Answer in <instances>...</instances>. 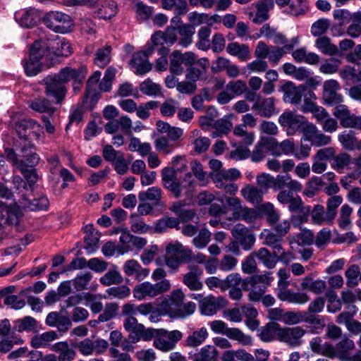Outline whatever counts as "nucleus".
Instances as JSON below:
<instances>
[{"instance_id":"1","label":"nucleus","mask_w":361,"mask_h":361,"mask_svg":"<svg viewBox=\"0 0 361 361\" xmlns=\"http://www.w3.org/2000/svg\"><path fill=\"white\" fill-rule=\"evenodd\" d=\"M87 74V68L81 65L78 68L66 66L58 73L48 75L43 80L44 93L54 104H61L66 97L68 88L66 84L73 81L74 92H79Z\"/></svg>"},{"instance_id":"2","label":"nucleus","mask_w":361,"mask_h":361,"mask_svg":"<svg viewBox=\"0 0 361 361\" xmlns=\"http://www.w3.org/2000/svg\"><path fill=\"white\" fill-rule=\"evenodd\" d=\"M14 148L5 147L7 160L16 168L35 167L39 162V155L32 151L34 145L29 140L13 142Z\"/></svg>"},{"instance_id":"3","label":"nucleus","mask_w":361,"mask_h":361,"mask_svg":"<svg viewBox=\"0 0 361 361\" xmlns=\"http://www.w3.org/2000/svg\"><path fill=\"white\" fill-rule=\"evenodd\" d=\"M183 291L177 289L173 290L167 298H165L162 303L165 305L166 312L171 316L185 318L195 312L196 305L192 302L183 303Z\"/></svg>"},{"instance_id":"4","label":"nucleus","mask_w":361,"mask_h":361,"mask_svg":"<svg viewBox=\"0 0 361 361\" xmlns=\"http://www.w3.org/2000/svg\"><path fill=\"white\" fill-rule=\"evenodd\" d=\"M56 37L55 35L51 37L44 36L37 39L41 42V47L46 54V60H49L51 63L57 57H67L72 52L71 44L65 38Z\"/></svg>"},{"instance_id":"5","label":"nucleus","mask_w":361,"mask_h":361,"mask_svg":"<svg viewBox=\"0 0 361 361\" xmlns=\"http://www.w3.org/2000/svg\"><path fill=\"white\" fill-rule=\"evenodd\" d=\"M271 272H265L264 274L252 275L245 278L243 290H250L248 298L252 302L260 301L268 287L274 281Z\"/></svg>"},{"instance_id":"6","label":"nucleus","mask_w":361,"mask_h":361,"mask_svg":"<svg viewBox=\"0 0 361 361\" xmlns=\"http://www.w3.org/2000/svg\"><path fill=\"white\" fill-rule=\"evenodd\" d=\"M41 42L35 40L30 48L29 56L22 60V65L27 77H34L42 71V59L46 61V54L41 47Z\"/></svg>"},{"instance_id":"7","label":"nucleus","mask_w":361,"mask_h":361,"mask_svg":"<svg viewBox=\"0 0 361 361\" xmlns=\"http://www.w3.org/2000/svg\"><path fill=\"white\" fill-rule=\"evenodd\" d=\"M257 184L259 189L267 190L272 188L274 190H279L284 186H290L294 190L299 189V184L296 180H293L288 173L285 175H277L276 178L270 174L263 173L257 177Z\"/></svg>"},{"instance_id":"8","label":"nucleus","mask_w":361,"mask_h":361,"mask_svg":"<svg viewBox=\"0 0 361 361\" xmlns=\"http://www.w3.org/2000/svg\"><path fill=\"white\" fill-rule=\"evenodd\" d=\"M42 20L49 29L62 34L71 32L73 26V20L69 15L56 11L45 13Z\"/></svg>"},{"instance_id":"9","label":"nucleus","mask_w":361,"mask_h":361,"mask_svg":"<svg viewBox=\"0 0 361 361\" xmlns=\"http://www.w3.org/2000/svg\"><path fill=\"white\" fill-rule=\"evenodd\" d=\"M170 283L168 280L164 279L156 283L145 281L136 285L133 290V296L138 300H144L146 298H154L170 288Z\"/></svg>"},{"instance_id":"10","label":"nucleus","mask_w":361,"mask_h":361,"mask_svg":"<svg viewBox=\"0 0 361 361\" xmlns=\"http://www.w3.org/2000/svg\"><path fill=\"white\" fill-rule=\"evenodd\" d=\"M209 326L214 333L226 335L230 339L237 341L244 345H250L252 343L250 336L245 334L240 329L228 327L222 320H214L209 323Z\"/></svg>"},{"instance_id":"11","label":"nucleus","mask_w":361,"mask_h":361,"mask_svg":"<svg viewBox=\"0 0 361 361\" xmlns=\"http://www.w3.org/2000/svg\"><path fill=\"white\" fill-rule=\"evenodd\" d=\"M181 23L180 17L176 15L171 18L170 26L167 27L164 31L157 30L154 32L152 35L150 40L155 44L173 46L178 40L176 30L178 26H181Z\"/></svg>"},{"instance_id":"12","label":"nucleus","mask_w":361,"mask_h":361,"mask_svg":"<svg viewBox=\"0 0 361 361\" xmlns=\"http://www.w3.org/2000/svg\"><path fill=\"white\" fill-rule=\"evenodd\" d=\"M154 51V43L151 41L146 44L145 50L137 51L133 55L130 64L135 69V74L143 75L152 70V64L149 61V56Z\"/></svg>"},{"instance_id":"13","label":"nucleus","mask_w":361,"mask_h":361,"mask_svg":"<svg viewBox=\"0 0 361 361\" xmlns=\"http://www.w3.org/2000/svg\"><path fill=\"white\" fill-rule=\"evenodd\" d=\"M196 57L194 53L186 51L182 54L180 51H173L170 56L169 70L173 75H180L184 71L183 66H192L195 63Z\"/></svg>"},{"instance_id":"14","label":"nucleus","mask_w":361,"mask_h":361,"mask_svg":"<svg viewBox=\"0 0 361 361\" xmlns=\"http://www.w3.org/2000/svg\"><path fill=\"white\" fill-rule=\"evenodd\" d=\"M279 123L286 129L288 135H293L296 132L304 130L307 125L304 116L293 111L283 112L279 117Z\"/></svg>"},{"instance_id":"15","label":"nucleus","mask_w":361,"mask_h":361,"mask_svg":"<svg viewBox=\"0 0 361 361\" xmlns=\"http://www.w3.org/2000/svg\"><path fill=\"white\" fill-rule=\"evenodd\" d=\"M161 175L163 186L169 190L176 198L180 197L183 186L177 180L176 171L171 167H164L161 170Z\"/></svg>"},{"instance_id":"16","label":"nucleus","mask_w":361,"mask_h":361,"mask_svg":"<svg viewBox=\"0 0 361 361\" xmlns=\"http://www.w3.org/2000/svg\"><path fill=\"white\" fill-rule=\"evenodd\" d=\"M341 89L338 82L336 80H329L323 85V99L327 105L334 106L341 104L343 102V97L338 93Z\"/></svg>"},{"instance_id":"17","label":"nucleus","mask_w":361,"mask_h":361,"mask_svg":"<svg viewBox=\"0 0 361 361\" xmlns=\"http://www.w3.org/2000/svg\"><path fill=\"white\" fill-rule=\"evenodd\" d=\"M282 89L285 102L299 104L308 88L305 85L295 86L293 82L288 81L283 85Z\"/></svg>"},{"instance_id":"18","label":"nucleus","mask_w":361,"mask_h":361,"mask_svg":"<svg viewBox=\"0 0 361 361\" xmlns=\"http://www.w3.org/2000/svg\"><path fill=\"white\" fill-rule=\"evenodd\" d=\"M276 101L274 97H258L252 104V109L262 117L270 118L279 112L275 106Z\"/></svg>"},{"instance_id":"19","label":"nucleus","mask_w":361,"mask_h":361,"mask_svg":"<svg viewBox=\"0 0 361 361\" xmlns=\"http://www.w3.org/2000/svg\"><path fill=\"white\" fill-rule=\"evenodd\" d=\"M233 238L238 240L245 250H250L255 243V235L244 225L237 224L232 229Z\"/></svg>"},{"instance_id":"20","label":"nucleus","mask_w":361,"mask_h":361,"mask_svg":"<svg viewBox=\"0 0 361 361\" xmlns=\"http://www.w3.org/2000/svg\"><path fill=\"white\" fill-rule=\"evenodd\" d=\"M305 334V331L300 326L286 327L279 332L281 341L293 347L301 345Z\"/></svg>"},{"instance_id":"21","label":"nucleus","mask_w":361,"mask_h":361,"mask_svg":"<svg viewBox=\"0 0 361 361\" xmlns=\"http://www.w3.org/2000/svg\"><path fill=\"white\" fill-rule=\"evenodd\" d=\"M226 305V300L222 297H209L204 298L201 302V312L204 315L212 316L225 307Z\"/></svg>"},{"instance_id":"22","label":"nucleus","mask_w":361,"mask_h":361,"mask_svg":"<svg viewBox=\"0 0 361 361\" xmlns=\"http://www.w3.org/2000/svg\"><path fill=\"white\" fill-rule=\"evenodd\" d=\"M20 210L16 207L8 206L0 202V223L8 225H18L20 219Z\"/></svg>"},{"instance_id":"23","label":"nucleus","mask_w":361,"mask_h":361,"mask_svg":"<svg viewBox=\"0 0 361 361\" xmlns=\"http://www.w3.org/2000/svg\"><path fill=\"white\" fill-rule=\"evenodd\" d=\"M203 271L197 266H190V271L183 276V283L191 290H200L203 283L200 279Z\"/></svg>"},{"instance_id":"24","label":"nucleus","mask_w":361,"mask_h":361,"mask_svg":"<svg viewBox=\"0 0 361 361\" xmlns=\"http://www.w3.org/2000/svg\"><path fill=\"white\" fill-rule=\"evenodd\" d=\"M16 21L24 27H33L38 20V14L36 10L25 8L18 11L14 14Z\"/></svg>"},{"instance_id":"25","label":"nucleus","mask_w":361,"mask_h":361,"mask_svg":"<svg viewBox=\"0 0 361 361\" xmlns=\"http://www.w3.org/2000/svg\"><path fill=\"white\" fill-rule=\"evenodd\" d=\"M334 116L339 121L343 128H353L357 116L351 114L348 107L344 104H338L334 108Z\"/></svg>"},{"instance_id":"26","label":"nucleus","mask_w":361,"mask_h":361,"mask_svg":"<svg viewBox=\"0 0 361 361\" xmlns=\"http://www.w3.org/2000/svg\"><path fill=\"white\" fill-rule=\"evenodd\" d=\"M53 104L49 98L38 97L29 102V107L36 112L52 115L56 111Z\"/></svg>"},{"instance_id":"27","label":"nucleus","mask_w":361,"mask_h":361,"mask_svg":"<svg viewBox=\"0 0 361 361\" xmlns=\"http://www.w3.org/2000/svg\"><path fill=\"white\" fill-rule=\"evenodd\" d=\"M305 137V140L310 141L311 145L317 147L329 145L331 141V137L329 135L317 133V128L314 125L308 126Z\"/></svg>"},{"instance_id":"28","label":"nucleus","mask_w":361,"mask_h":361,"mask_svg":"<svg viewBox=\"0 0 361 361\" xmlns=\"http://www.w3.org/2000/svg\"><path fill=\"white\" fill-rule=\"evenodd\" d=\"M167 255H176L181 262H189L192 259V252L188 248H184L178 242L169 243L166 247Z\"/></svg>"},{"instance_id":"29","label":"nucleus","mask_w":361,"mask_h":361,"mask_svg":"<svg viewBox=\"0 0 361 361\" xmlns=\"http://www.w3.org/2000/svg\"><path fill=\"white\" fill-rule=\"evenodd\" d=\"M277 297L281 301L300 305L305 304L310 300L306 293H295L290 289L278 291Z\"/></svg>"},{"instance_id":"30","label":"nucleus","mask_w":361,"mask_h":361,"mask_svg":"<svg viewBox=\"0 0 361 361\" xmlns=\"http://www.w3.org/2000/svg\"><path fill=\"white\" fill-rule=\"evenodd\" d=\"M325 300L322 297H317L309 305L307 312H305V319L312 324H319L320 319L314 314L321 312L324 307Z\"/></svg>"},{"instance_id":"31","label":"nucleus","mask_w":361,"mask_h":361,"mask_svg":"<svg viewBox=\"0 0 361 361\" xmlns=\"http://www.w3.org/2000/svg\"><path fill=\"white\" fill-rule=\"evenodd\" d=\"M209 334L205 327L191 332L185 339L184 345L190 348H196L202 345L208 337Z\"/></svg>"},{"instance_id":"32","label":"nucleus","mask_w":361,"mask_h":361,"mask_svg":"<svg viewBox=\"0 0 361 361\" xmlns=\"http://www.w3.org/2000/svg\"><path fill=\"white\" fill-rule=\"evenodd\" d=\"M176 33L178 32L180 38L178 41V44L182 47H188L192 42V37L195 32V29L193 25L186 23L181 24V26H178Z\"/></svg>"},{"instance_id":"33","label":"nucleus","mask_w":361,"mask_h":361,"mask_svg":"<svg viewBox=\"0 0 361 361\" xmlns=\"http://www.w3.org/2000/svg\"><path fill=\"white\" fill-rule=\"evenodd\" d=\"M218 355L214 345H206L192 356V361H217Z\"/></svg>"},{"instance_id":"34","label":"nucleus","mask_w":361,"mask_h":361,"mask_svg":"<svg viewBox=\"0 0 361 361\" xmlns=\"http://www.w3.org/2000/svg\"><path fill=\"white\" fill-rule=\"evenodd\" d=\"M233 134L238 140L233 145L250 146L255 140L254 133L247 132V130L244 129V126H235L233 129Z\"/></svg>"},{"instance_id":"35","label":"nucleus","mask_w":361,"mask_h":361,"mask_svg":"<svg viewBox=\"0 0 361 361\" xmlns=\"http://www.w3.org/2000/svg\"><path fill=\"white\" fill-rule=\"evenodd\" d=\"M228 54L238 57L240 61H245L250 58V51L247 44L238 42L229 43L226 47Z\"/></svg>"},{"instance_id":"36","label":"nucleus","mask_w":361,"mask_h":361,"mask_svg":"<svg viewBox=\"0 0 361 361\" xmlns=\"http://www.w3.org/2000/svg\"><path fill=\"white\" fill-rule=\"evenodd\" d=\"M117 13V4L114 0H106L99 6L95 13L100 19L107 20Z\"/></svg>"},{"instance_id":"37","label":"nucleus","mask_w":361,"mask_h":361,"mask_svg":"<svg viewBox=\"0 0 361 361\" xmlns=\"http://www.w3.org/2000/svg\"><path fill=\"white\" fill-rule=\"evenodd\" d=\"M253 255L268 269H273L279 262L276 253L271 254L267 248L261 247Z\"/></svg>"},{"instance_id":"38","label":"nucleus","mask_w":361,"mask_h":361,"mask_svg":"<svg viewBox=\"0 0 361 361\" xmlns=\"http://www.w3.org/2000/svg\"><path fill=\"white\" fill-rule=\"evenodd\" d=\"M311 222L314 225L322 226L324 224L331 225L333 221H329L327 217V212H325L324 206L315 204L311 209Z\"/></svg>"},{"instance_id":"39","label":"nucleus","mask_w":361,"mask_h":361,"mask_svg":"<svg viewBox=\"0 0 361 361\" xmlns=\"http://www.w3.org/2000/svg\"><path fill=\"white\" fill-rule=\"evenodd\" d=\"M256 9L255 13L251 11L248 13L249 18L253 23L259 25L269 19V9L266 3H257Z\"/></svg>"},{"instance_id":"40","label":"nucleus","mask_w":361,"mask_h":361,"mask_svg":"<svg viewBox=\"0 0 361 361\" xmlns=\"http://www.w3.org/2000/svg\"><path fill=\"white\" fill-rule=\"evenodd\" d=\"M241 194L247 202L255 204L262 201L264 192L255 186L247 185L241 190Z\"/></svg>"},{"instance_id":"41","label":"nucleus","mask_w":361,"mask_h":361,"mask_svg":"<svg viewBox=\"0 0 361 361\" xmlns=\"http://www.w3.org/2000/svg\"><path fill=\"white\" fill-rule=\"evenodd\" d=\"M112 267V269H109L99 279L100 283L105 286L121 284L123 281V276L118 269V267L116 265H113Z\"/></svg>"},{"instance_id":"42","label":"nucleus","mask_w":361,"mask_h":361,"mask_svg":"<svg viewBox=\"0 0 361 361\" xmlns=\"http://www.w3.org/2000/svg\"><path fill=\"white\" fill-rule=\"evenodd\" d=\"M169 47L166 44H154V50L157 49L158 54L161 56L156 61L155 68L157 71L162 72L167 70L168 59L167 56L169 53Z\"/></svg>"},{"instance_id":"43","label":"nucleus","mask_w":361,"mask_h":361,"mask_svg":"<svg viewBox=\"0 0 361 361\" xmlns=\"http://www.w3.org/2000/svg\"><path fill=\"white\" fill-rule=\"evenodd\" d=\"M261 235L264 237V245L272 248L273 252H280L283 242V238L281 235L267 230H264Z\"/></svg>"},{"instance_id":"44","label":"nucleus","mask_w":361,"mask_h":361,"mask_svg":"<svg viewBox=\"0 0 361 361\" xmlns=\"http://www.w3.org/2000/svg\"><path fill=\"white\" fill-rule=\"evenodd\" d=\"M57 338V334L54 331H50L34 336L30 343L35 348H44L49 345V342L56 340Z\"/></svg>"},{"instance_id":"45","label":"nucleus","mask_w":361,"mask_h":361,"mask_svg":"<svg viewBox=\"0 0 361 361\" xmlns=\"http://www.w3.org/2000/svg\"><path fill=\"white\" fill-rule=\"evenodd\" d=\"M338 140L343 148L346 150H354L357 145L355 133L351 130L343 131L338 135Z\"/></svg>"},{"instance_id":"46","label":"nucleus","mask_w":361,"mask_h":361,"mask_svg":"<svg viewBox=\"0 0 361 361\" xmlns=\"http://www.w3.org/2000/svg\"><path fill=\"white\" fill-rule=\"evenodd\" d=\"M36 326V319L30 316H26L14 322L13 329L18 332H30L35 331Z\"/></svg>"},{"instance_id":"47","label":"nucleus","mask_w":361,"mask_h":361,"mask_svg":"<svg viewBox=\"0 0 361 361\" xmlns=\"http://www.w3.org/2000/svg\"><path fill=\"white\" fill-rule=\"evenodd\" d=\"M212 32L210 25L202 27L198 32L197 37L199 40L196 43V47L198 49L202 51H207L210 49L211 43L209 37Z\"/></svg>"},{"instance_id":"48","label":"nucleus","mask_w":361,"mask_h":361,"mask_svg":"<svg viewBox=\"0 0 361 361\" xmlns=\"http://www.w3.org/2000/svg\"><path fill=\"white\" fill-rule=\"evenodd\" d=\"M35 126H39L37 122L33 119H23L18 121L16 125V130L19 136V142L28 140L27 130L28 128H34Z\"/></svg>"},{"instance_id":"49","label":"nucleus","mask_w":361,"mask_h":361,"mask_svg":"<svg viewBox=\"0 0 361 361\" xmlns=\"http://www.w3.org/2000/svg\"><path fill=\"white\" fill-rule=\"evenodd\" d=\"M352 212L353 208L350 205L345 204L341 207L338 224L339 228L342 230H348L351 228L352 222L350 216Z\"/></svg>"},{"instance_id":"50","label":"nucleus","mask_w":361,"mask_h":361,"mask_svg":"<svg viewBox=\"0 0 361 361\" xmlns=\"http://www.w3.org/2000/svg\"><path fill=\"white\" fill-rule=\"evenodd\" d=\"M107 298L110 299L116 298L123 300L127 298L130 294V289L126 285L113 286L105 290Z\"/></svg>"},{"instance_id":"51","label":"nucleus","mask_w":361,"mask_h":361,"mask_svg":"<svg viewBox=\"0 0 361 361\" xmlns=\"http://www.w3.org/2000/svg\"><path fill=\"white\" fill-rule=\"evenodd\" d=\"M355 63L353 66H346L341 72V75L343 79L361 81V64L359 62Z\"/></svg>"},{"instance_id":"52","label":"nucleus","mask_w":361,"mask_h":361,"mask_svg":"<svg viewBox=\"0 0 361 361\" xmlns=\"http://www.w3.org/2000/svg\"><path fill=\"white\" fill-rule=\"evenodd\" d=\"M23 175L24 178L26 180L27 188L25 190L27 191H32L33 186L36 183L38 176L37 174L36 170L34 167H28V166H23L22 168H17Z\"/></svg>"},{"instance_id":"53","label":"nucleus","mask_w":361,"mask_h":361,"mask_svg":"<svg viewBox=\"0 0 361 361\" xmlns=\"http://www.w3.org/2000/svg\"><path fill=\"white\" fill-rule=\"evenodd\" d=\"M343 198L340 195H334L326 201L327 217L329 221H333L337 214V208L341 204Z\"/></svg>"},{"instance_id":"54","label":"nucleus","mask_w":361,"mask_h":361,"mask_svg":"<svg viewBox=\"0 0 361 361\" xmlns=\"http://www.w3.org/2000/svg\"><path fill=\"white\" fill-rule=\"evenodd\" d=\"M316 46L323 54L333 56L337 52V47L331 44L327 37H320L316 40Z\"/></svg>"},{"instance_id":"55","label":"nucleus","mask_w":361,"mask_h":361,"mask_svg":"<svg viewBox=\"0 0 361 361\" xmlns=\"http://www.w3.org/2000/svg\"><path fill=\"white\" fill-rule=\"evenodd\" d=\"M179 220L175 217L164 216L157 221L155 224V231L163 233L167 228H178Z\"/></svg>"},{"instance_id":"56","label":"nucleus","mask_w":361,"mask_h":361,"mask_svg":"<svg viewBox=\"0 0 361 361\" xmlns=\"http://www.w3.org/2000/svg\"><path fill=\"white\" fill-rule=\"evenodd\" d=\"M261 212L266 216L267 222L270 225L276 224L279 219V214L275 209L273 204L270 202L264 203L261 207Z\"/></svg>"},{"instance_id":"57","label":"nucleus","mask_w":361,"mask_h":361,"mask_svg":"<svg viewBox=\"0 0 361 361\" xmlns=\"http://www.w3.org/2000/svg\"><path fill=\"white\" fill-rule=\"evenodd\" d=\"M131 231L137 233H145L149 230L142 219L137 214H132L130 217Z\"/></svg>"},{"instance_id":"58","label":"nucleus","mask_w":361,"mask_h":361,"mask_svg":"<svg viewBox=\"0 0 361 361\" xmlns=\"http://www.w3.org/2000/svg\"><path fill=\"white\" fill-rule=\"evenodd\" d=\"M297 183L299 184L298 190H294L290 186H284L282 189L279 190V192L277 195V200L281 204H287L294 197L293 192H298L302 190V186L301 183L298 180ZM288 185H290V184Z\"/></svg>"},{"instance_id":"59","label":"nucleus","mask_w":361,"mask_h":361,"mask_svg":"<svg viewBox=\"0 0 361 361\" xmlns=\"http://www.w3.org/2000/svg\"><path fill=\"white\" fill-rule=\"evenodd\" d=\"M111 47L106 46L103 48L99 49L96 52L94 58V63L100 68H104L110 62V54Z\"/></svg>"},{"instance_id":"60","label":"nucleus","mask_w":361,"mask_h":361,"mask_svg":"<svg viewBox=\"0 0 361 361\" xmlns=\"http://www.w3.org/2000/svg\"><path fill=\"white\" fill-rule=\"evenodd\" d=\"M161 329H154L152 328L145 329V326L142 324V328L138 331L136 336H132V342L136 343L140 340L143 341H150L154 337L160 336Z\"/></svg>"},{"instance_id":"61","label":"nucleus","mask_w":361,"mask_h":361,"mask_svg":"<svg viewBox=\"0 0 361 361\" xmlns=\"http://www.w3.org/2000/svg\"><path fill=\"white\" fill-rule=\"evenodd\" d=\"M161 85L152 82L148 78L140 83V91L147 96H156L161 93Z\"/></svg>"},{"instance_id":"62","label":"nucleus","mask_w":361,"mask_h":361,"mask_svg":"<svg viewBox=\"0 0 361 361\" xmlns=\"http://www.w3.org/2000/svg\"><path fill=\"white\" fill-rule=\"evenodd\" d=\"M92 279V274L90 272H84L78 274L73 280V284L77 291H81L87 288L90 281Z\"/></svg>"},{"instance_id":"63","label":"nucleus","mask_w":361,"mask_h":361,"mask_svg":"<svg viewBox=\"0 0 361 361\" xmlns=\"http://www.w3.org/2000/svg\"><path fill=\"white\" fill-rule=\"evenodd\" d=\"M280 325L272 322L267 324L260 331L259 336L262 341L269 342L274 338V334L277 331H280Z\"/></svg>"},{"instance_id":"64","label":"nucleus","mask_w":361,"mask_h":361,"mask_svg":"<svg viewBox=\"0 0 361 361\" xmlns=\"http://www.w3.org/2000/svg\"><path fill=\"white\" fill-rule=\"evenodd\" d=\"M304 103L301 106V111L303 113H311L317 106L315 100L316 95L312 90H308L303 96Z\"/></svg>"}]
</instances>
